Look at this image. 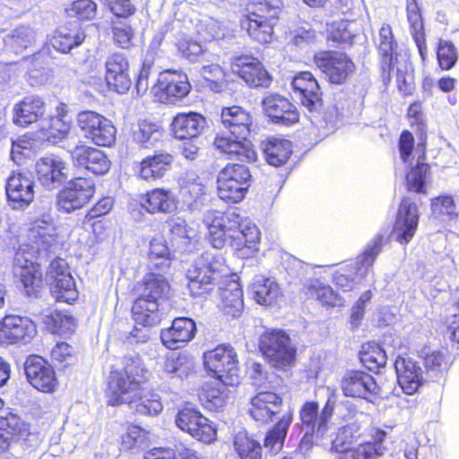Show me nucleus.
Segmentation results:
<instances>
[{
	"label": "nucleus",
	"mask_w": 459,
	"mask_h": 459,
	"mask_svg": "<svg viewBox=\"0 0 459 459\" xmlns=\"http://www.w3.org/2000/svg\"><path fill=\"white\" fill-rule=\"evenodd\" d=\"M85 33L79 29L60 28L51 37L50 44L54 49L62 54H68L85 40Z\"/></svg>",
	"instance_id": "44"
},
{
	"label": "nucleus",
	"mask_w": 459,
	"mask_h": 459,
	"mask_svg": "<svg viewBox=\"0 0 459 459\" xmlns=\"http://www.w3.org/2000/svg\"><path fill=\"white\" fill-rule=\"evenodd\" d=\"M94 182L85 177L70 179L56 195V207L60 212H73L86 206L93 198Z\"/></svg>",
	"instance_id": "14"
},
{
	"label": "nucleus",
	"mask_w": 459,
	"mask_h": 459,
	"mask_svg": "<svg viewBox=\"0 0 459 459\" xmlns=\"http://www.w3.org/2000/svg\"><path fill=\"white\" fill-rule=\"evenodd\" d=\"M377 49L379 58V77L383 84L386 88L391 84L395 70L398 91L403 97L411 96L415 91L413 76L407 71L396 67L400 56L399 46L393 28L388 23H384L379 29Z\"/></svg>",
	"instance_id": "4"
},
{
	"label": "nucleus",
	"mask_w": 459,
	"mask_h": 459,
	"mask_svg": "<svg viewBox=\"0 0 459 459\" xmlns=\"http://www.w3.org/2000/svg\"><path fill=\"white\" fill-rule=\"evenodd\" d=\"M173 259L170 255L147 260L148 273L132 289L135 299L131 310L135 323L148 327L160 323L159 301L169 289L165 275L169 273Z\"/></svg>",
	"instance_id": "1"
},
{
	"label": "nucleus",
	"mask_w": 459,
	"mask_h": 459,
	"mask_svg": "<svg viewBox=\"0 0 459 459\" xmlns=\"http://www.w3.org/2000/svg\"><path fill=\"white\" fill-rule=\"evenodd\" d=\"M106 8L113 14L114 20L126 21L134 16L137 8L133 0H101Z\"/></svg>",
	"instance_id": "62"
},
{
	"label": "nucleus",
	"mask_w": 459,
	"mask_h": 459,
	"mask_svg": "<svg viewBox=\"0 0 459 459\" xmlns=\"http://www.w3.org/2000/svg\"><path fill=\"white\" fill-rule=\"evenodd\" d=\"M283 398L277 393L272 391H261L250 400L248 413L250 417L262 424H268L276 416H280L285 410Z\"/></svg>",
	"instance_id": "25"
},
{
	"label": "nucleus",
	"mask_w": 459,
	"mask_h": 459,
	"mask_svg": "<svg viewBox=\"0 0 459 459\" xmlns=\"http://www.w3.org/2000/svg\"><path fill=\"white\" fill-rule=\"evenodd\" d=\"M71 130V125L65 119L49 117L47 126L40 128L42 138L51 143H58L65 140Z\"/></svg>",
	"instance_id": "57"
},
{
	"label": "nucleus",
	"mask_w": 459,
	"mask_h": 459,
	"mask_svg": "<svg viewBox=\"0 0 459 459\" xmlns=\"http://www.w3.org/2000/svg\"><path fill=\"white\" fill-rule=\"evenodd\" d=\"M104 78L110 91L125 94L130 90L129 63L122 53H113L107 58Z\"/></svg>",
	"instance_id": "27"
},
{
	"label": "nucleus",
	"mask_w": 459,
	"mask_h": 459,
	"mask_svg": "<svg viewBox=\"0 0 459 459\" xmlns=\"http://www.w3.org/2000/svg\"><path fill=\"white\" fill-rule=\"evenodd\" d=\"M345 397L359 398L375 402L382 398L381 388L375 377L360 369L348 370L340 383Z\"/></svg>",
	"instance_id": "17"
},
{
	"label": "nucleus",
	"mask_w": 459,
	"mask_h": 459,
	"mask_svg": "<svg viewBox=\"0 0 459 459\" xmlns=\"http://www.w3.org/2000/svg\"><path fill=\"white\" fill-rule=\"evenodd\" d=\"M336 402L333 396L328 397L321 411L316 401H306L299 409L300 425L307 431L303 438L323 437L329 429L333 416Z\"/></svg>",
	"instance_id": "15"
},
{
	"label": "nucleus",
	"mask_w": 459,
	"mask_h": 459,
	"mask_svg": "<svg viewBox=\"0 0 459 459\" xmlns=\"http://www.w3.org/2000/svg\"><path fill=\"white\" fill-rule=\"evenodd\" d=\"M220 121L230 135H216L213 139L214 147L229 160L255 162L257 153L254 144L248 140L254 126L251 112L239 105L222 107Z\"/></svg>",
	"instance_id": "2"
},
{
	"label": "nucleus",
	"mask_w": 459,
	"mask_h": 459,
	"mask_svg": "<svg viewBox=\"0 0 459 459\" xmlns=\"http://www.w3.org/2000/svg\"><path fill=\"white\" fill-rule=\"evenodd\" d=\"M261 106L269 121L282 126H292L299 122L300 114L297 106L286 96L278 92L265 95Z\"/></svg>",
	"instance_id": "19"
},
{
	"label": "nucleus",
	"mask_w": 459,
	"mask_h": 459,
	"mask_svg": "<svg viewBox=\"0 0 459 459\" xmlns=\"http://www.w3.org/2000/svg\"><path fill=\"white\" fill-rule=\"evenodd\" d=\"M172 194L169 189L155 187L142 198V207L149 213L168 212L172 206Z\"/></svg>",
	"instance_id": "49"
},
{
	"label": "nucleus",
	"mask_w": 459,
	"mask_h": 459,
	"mask_svg": "<svg viewBox=\"0 0 459 459\" xmlns=\"http://www.w3.org/2000/svg\"><path fill=\"white\" fill-rule=\"evenodd\" d=\"M198 397L204 408L218 411L226 405L229 395L226 388L218 383L205 382L198 391Z\"/></svg>",
	"instance_id": "46"
},
{
	"label": "nucleus",
	"mask_w": 459,
	"mask_h": 459,
	"mask_svg": "<svg viewBox=\"0 0 459 459\" xmlns=\"http://www.w3.org/2000/svg\"><path fill=\"white\" fill-rule=\"evenodd\" d=\"M28 382L38 391L52 394L56 391L59 381L53 366L43 357L30 355L24 362Z\"/></svg>",
	"instance_id": "20"
},
{
	"label": "nucleus",
	"mask_w": 459,
	"mask_h": 459,
	"mask_svg": "<svg viewBox=\"0 0 459 459\" xmlns=\"http://www.w3.org/2000/svg\"><path fill=\"white\" fill-rule=\"evenodd\" d=\"M198 264L205 267L210 273H212L218 280L229 273V267L226 264L223 255L215 250L208 249L204 251L196 260Z\"/></svg>",
	"instance_id": "56"
},
{
	"label": "nucleus",
	"mask_w": 459,
	"mask_h": 459,
	"mask_svg": "<svg viewBox=\"0 0 459 459\" xmlns=\"http://www.w3.org/2000/svg\"><path fill=\"white\" fill-rule=\"evenodd\" d=\"M398 383L407 394H413L422 384V370L411 358L398 356L394 361Z\"/></svg>",
	"instance_id": "37"
},
{
	"label": "nucleus",
	"mask_w": 459,
	"mask_h": 459,
	"mask_svg": "<svg viewBox=\"0 0 459 459\" xmlns=\"http://www.w3.org/2000/svg\"><path fill=\"white\" fill-rule=\"evenodd\" d=\"M398 150L400 159L403 163H408L412 159L415 152L418 162L410 166L404 177L405 186L408 192L417 194H427V183L431 175V167L427 160V141L426 137L419 140L415 144L413 134L407 129L401 132L398 138Z\"/></svg>",
	"instance_id": "5"
},
{
	"label": "nucleus",
	"mask_w": 459,
	"mask_h": 459,
	"mask_svg": "<svg viewBox=\"0 0 459 459\" xmlns=\"http://www.w3.org/2000/svg\"><path fill=\"white\" fill-rule=\"evenodd\" d=\"M420 352L425 369L431 377H442L448 372L453 360L446 349L435 350L424 346Z\"/></svg>",
	"instance_id": "40"
},
{
	"label": "nucleus",
	"mask_w": 459,
	"mask_h": 459,
	"mask_svg": "<svg viewBox=\"0 0 459 459\" xmlns=\"http://www.w3.org/2000/svg\"><path fill=\"white\" fill-rule=\"evenodd\" d=\"M150 371L139 355L125 356L122 368H112L104 391L108 406L130 404L141 386L149 381Z\"/></svg>",
	"instance_id": "3"
},
{
	"label": "nucleus",
	"mask_w": 459,
	"mask_h": 459,
	"mask_svg": "<svg viewBox=\"0 0 459 459\" xmlns=\"http://www.w3.org/2000/svg\"><path fill=\"white\" fill-rule=\"evenodd\" d=\"M129 406L133 407L136 413L141 415H158L163 409L160 396L154 389L141 386V391L135 394Z\"/></svg>",
	"instance_id": "43"
},
{
	"label": "nucleus",
	"mask_w": 459,
	"mask_h": 459,
	"mask_svg": "<svg viewBox=\"0 0 459 459\" xmlns=\"http://www.w3.org/2000/svg\"><path fill=\"white\" fill-rule=\"evenodd\" d=\"M206 126L205 117L195 111L178 113L170 123L172 136L179 141L197 138Z\"/></svg>",
	"instance_id": "32"
},
{
	"label": "nucleus",
	"mask_w": 459,
	"mask_h": 459,
	"mask_svg": "<svg viewBox=\"0 0 459 459\" xmlns=\"http://www.w3.org/2000/svg\"><path fill=\"white\" fill-rule=\"evenodd\" d=\"M263 151L268 164L281 167L292 154V143L283 137L270 136L264 142Z\"/></svg>",
	"instance_id": "41"
},
{
	"label": "nucleus",
	"mask_w": 459,
	"mask_h": 459,
	"mask_svg": "<svg viewBox=\"0 0 459 459\" xmlns=\"http://www.w3.org/2000/svg\"><path fill=\"white\" fill-rule=\"evenodd\" d=\"M149 432L140 426L131 424L121 436L120 446L124 451H128L143 446L148 440Z\"/></svg>",
	"instance_id": "60"
},
{
	"label": "nucleus",
	"mask_w": 459,
	"mask_h": 459,
	"mask_svg": "<svg viewBox=\"0 0 459 459\" xmlns=\"http://www.w3.org/2000/svg\"><path fill=\"white\" fill-rule=\"evenodd\" d=\"M258 348L267 362L277 369L285 371L296 363L297 349L282 330L264 331L259 338Z\"/></svg>",
	"instance_id": "10"
},
{
	"label": "nucleus",
	"mask_w": 459,
	"mask_h": 459,
	"mask_svg": "<svg viewBox=\"0 0 459 459\" xmlns=\"http://www.w3.org/2000/svg\"><path fill=\"white\" fill-rule=\"evenodd\" d=\"M218 277L195 262L193 270L188 271V289L194 297L208 293L217 283Z\"/></svg>",
	"instance_id": "47"
},
{
	"label": "nucleus",
	"mask_w": 459,
	"mask_h": 459,
	"mask_svg": "<svg viewBox=\"0 0 459 459\" xmlns=\"http://www.w3.org/2000/svg\"><path fill=\"white\" fill-rule=\"evenodd\" d=\"M437 66L442 71L452 70L459 60V51L455 45L444 39H438L435 48Z\"/></svg>",
	"instance_id": "54"
},
{
	"label": "nucleus",
	"mask_w": 459,
	"mask_h": 459,
	"mask_svg": "<svg viewBox=\"0 0 459 459\" xmlns=\"http://www.w3.org/2000/svg\"><path fill=\"white\" fill-rule=\"evenodd\" d=\"M206 372L224 386H237L240 383L238 353L229 343H221L203 355Z\"/></svg>",
	"instance_id": "7"
},
{
	"label": "nucleus",
	"mask_w": 459,
	"mask_h": 459,
	"mask_svg": "<svg viewBox=\"0 0 459 459\" xmlns=\"http://www.w3.org/2000/svg\"><path fill=\"white\" fill-rule=\"evenodd\" d=\"M359 428L354 424L344 425L339 428L331 441L329 452L336 454L337 458L355 445L359 435Z\"/></svg>",
	"instance_id": "51"
},
{
	"label": "nucleus",
	"mask_w": 459,
	"mask_h": 459,
	"mask_svg": "<svg viewBox=\"0 0 459 459\" xmlns=\"http://www.w3.org/2000/svg\"><path fill=\"white\" fill-rule=\"evenodd\" d=\"M160 132V127L152 122L143 120L132 130V143L142 148H147L148 143L156 141L154 135Z\"/></svg>",
	"instance_id": "59"
},
{
	"label": "nucleus",
	"mask_w": 459,
	"mask_h": 459,
	"mask_svg": "<svg viewBox=\"0 0 459 459\" xmlns=\"http://www.w3.org/2000/svg\"><path fill=\"white\" fill-rule=\"evenodd\" d=\"M254 299L260 305L270 306L274 303L280 294L278 284L269 278L260 277L252 284Z\"/></svg>",
	"instance_id": "52"
},
{
	"label": "nucleus",
	"mask_w": 459,
	"mask_h": 459,
	"mask_svg": "<svg viewBox=\"0 0 459 459\" xmlns=\"http://www.w3.org/2000/svg\"><path fill=\"white\" fill-rule=\"evenodd\" d=\"M208 238L216 249L230 247L233 236L242 222L241 216L233 208L212 210L207 214Z\"/></svg>",
	"instance_id": "13"
},
{
	"label": "nucleus",
	"mask_w": 459,
	"mask_h": 459,
	"mask_svg": "<svg viewBox=\"0 0 459 459\" xmlns=\"http://www.w3.org/2000/svg\"><path fill=\"white\" fill-rule=\"evenodd\" d=\"M45 278L57 300L69 302L74 299L75 283L65 259L54 258L48 266Z\"/></svg>",
	"instance_id": "21"
},
{
	"label": "nucleus",
	"mask_w": 459,
	"mask_h": 459,
	"mask_svg": "<svg viewBox=\"0 0 459 459\" xmlns=\"http://www.w3.org/2000/svg\"><path fill=\"white\" fill-rule=\"evenodd\" d=\"M312 61L330 84L346 83L357 70L353 58L345 51L321 49L314 54Z\"/></svg>",
	"instance_id": "11"
},
{
	"label": "nucleus",
	"mask_w": 459,
	"mask_h": 459,
	"mask_svg": "<svg viewBox=\"0 0 459 459\" xmlns=\"http://www.w3.org/2000/svg\"><path fill=\"white\" fill-rule=\"evenodd\" d=\"M294 419V410L286 409L278 420L266 431L264 446L273 455L278 454L283 447L290 426Z\"/></svg>",
	"instance_id": "38"
},
{
	"label": "nucleus",
	"mask_w": 459,
	"mask_h": 459,
	"mask_svg": "<svg viewBox=\"0 0 459 459\" xmlns=\"http://www.w3.org/2000/svg\"><path fill=\"white\" fill-rule=\"evenodd\" d=\"M202 414L199 410L194 407L184 406L177 413L176 425L182 431L191 436Z\"/></svg>",
	"instance_id": "63"
},
{
	"label": "nucleus",
	"mask_w": 459,
	"mask_h": 459,
	"mask_svg": "<svg viewBox=\"0 0 459 459\" xmlns=\"http://www.w3.org/2000/svg\"><path fill=\"white\" fill-rule=\"evenodd\" d=\"M30 435V423L19 414L8 411L0 415V455L7 452L12 444L24 441Z\"/></svg>",
	"instance_id": "26"
},
{
	"label": "nucleus",
	"mask_w": 459,
	"mask_h": 459,
	"mask_svg": "<svg viewBox=\"0 0 459 459\" xmlns=\"http://www.w3.org/2000/svg\"><path fill=\"white\" fill-rule=\"evenodd\" d=\"M155 86L158 95L166 101L183 99L191 91L187 75L176 70H166L160 73Z\"/></svg>",
	"instance_id": "29"
},
{
	"label": "nucleus",
	"mask_w": 459,
	"mask_h": 459,
	"mask_svg": "<svg viewBox=\"0 0 459 459\" xmlns=\"http://www.w3.org/2000/svg\"><path fill=\"white\" fill-rule=\"evenodd\" d=\"M35 325L28 317L7 315L0 320V344H14L30 338Z\"/></svg>",
	"instance_id": "31"
},
{
	"label": "nucleus",
	"mask_w": 459,
	"mask_h": 459,
	"mask_svg": "<svg viewBox=\"0 0 459 459\" xmlns=\"http://www.w3.org/2000/svg\"><path fill=\"white\" fill-rule=\"evenodd\" d=\"M65 163L53 157H43L36 164V173L39 181L46 187H53L55 184L62 183L65 178Z\"/></svg>",
	"instance_id": "39"
},
{
	"label": "nucleus",
	"mask_w": 459,
	"mask_h": 459,
	"mask_svg": "<svg viewBox=\"0 0 459 459\" xmlns=\"http://www.w3.org/2000/svg\"><path fill=\"white\" fill-rule=\"evenodd\" d=\"M108 30L111 40L117 48L130 50L135 47V29L126 21L111 20Z\"/></svg>",
	"instance_id": "48"
},
{
	"label": "nucleus",
	"mask_w": 459,
	"mask_h": 459,
	"mask_svg": "<svg viewBox=\"0 0 459 459\" xmlns=\"http://www.w3.org/2000/svg\"><path fill=\"white\" fill-rule=\"evenodd\" d=\"M195 333V322L190 317L179 316L173 319L169 327L161 330L160 340L166 348L178 350L192 341Z\"/></svg>",
	"instance_id": "30"
},
{
	"label": "nucleus",
	"mask_w": 459,
	"mask_h": 459,
	"mask_svg": "<svg viewBox=\"0 0 459 459\" xmlns=\"http://www.w3.org/2000/svg\"><path fill=\"white\" fill-rule=\"evenodd\" d=\"M431 214L435 218L443 220H454L458 216V211L450 195H441L434 197L430 203Z\"/></svg>",
	"instance_id": "58"
},
{
	"label": "nucleus",
	"mask_w": 459,
	"mask_h": 459,
	"mask_svg": "<svg viewBox=\"0 0 459 459\" xmlns=\"http://www.w3.org/2000/svg\"><path fill=\"white\" fill-rule=\"evenodd\" d=\"M247 162L227 163L218 173L219 197L228 204L243 201L251 186L252 174Z\"/></svg>",
	"instance_id": "9"
},
{
	"label": "nucleus",
	"mask_w": 459,
	"mask_h": 459,
	"mask_svg": "<svg viewBox=\"0 0 459 459\" xmlns=\"http://www.w3.org/2000/svg\"><path fill=\"white\" fill-rule=\"evenodd\" d=\"M12 272L14 281L28 297L37 298L47 286L43 267L34 255L22 248L14 253Z\"/></svg>",
	"instance_id": "8"
},
{
	"label": "nucleus",
	"mask_w": 459,
	"mask_h": 459,
	"mask_svg": "<svg viewBox=\"0 0 459 459\" xmlns=\"http://www.w3.org/2000/svg\"><path fill=\"white\" fill-rule=\"evenodd\" d=\"M35 183L31 174L13 171L6 180L7 200L14 209L28 207L34 200Z\"/></svg>",
	"instance_id": "24"
},
{
	"label": "nucleus",
	"mask_w": 459,
	"mask_h": 459,
	"mask_svg": "<svg viewBox=\"0 0 459 459\" xmlns=\"http://www.w3.org/2000/svg\"><path fill=\"white\" fill-rule=\"evenodd\" d=\"M230 64L232 72L248 87L255 89H268L271 87L273 76L257 57L240 54L233 56Z\"/></svg>",
	"instance_id": "16"
},
{
	"label": "nucleus",
	"mask_w": 459,
	"mask_h": 459,
	"mask_svg": "<svg viewBox=\"0 0 459 459\" xmlns=\"http://www.w3.org/2000/svg\"><path fill=\"white\" fill-rule=\"evenodd\" d=\"M406 18L411 36L417 47L421 61L428 57L425 22L419 0H405Z\"/></svg>",
	"instance_id": "34"
},
{
	"label": "nucleus",
	"mask_w": 459,
	"mask_h": 459,
	"mask_svg": "<svg viewBox=\"0 0 459 459\" xmlns=\"http://www.w3.org/2000/svg\"><path fill=\"white\" fill-rule=\"evenodd\" d=\"M49 358L60 369L74 366L78 362L76 348L66 342H57L51 349Z\"/></svg>",
	"instance_id": "53"
},
{
	"label": "nucleus",
	"mask_w": 459,
	"mask_h": 459,
	"mask_svg": "<svg viewBox=\"0 0 459 459\" xmlns=\"http://www.w3.org/2000/svg\"><path fill=\"white\" fill-rule=\"evenodd\" d=\"M238 459H263V446L258 439L246 431H239L232 439Z\"/></svg>",
	"instance_id": "45"
},
{
	"label": "nucleus",
	"mask_w": 459,
	"mask_h": 459,
	"mask_svg": "<svg viewBox=\"0 0 459 459\" xmlns=\"http://www.w3.org/2000/svg\"><path fill=\"white\" fill-rule=\"evenodd\" d=\"M174 156L167 152H156L143 158L135 163L134 170L136 178L146 181L155 182L162 178L170 169Z\"/></svg>",
	"instance_id": "28"
},
{
	"label": "nucleus",
	"mask_w": 459,
	"mask_h": 459,
	"mask_svg": "<svg viewBox=\"0 0 459 459\" xmlns=\"http://www.w3.org/2000/svg\"><path fill=\"white\" fill-rule=\"evenodd\" d=\"M360 364L368 371L379 373L386 365L387 355L384 348L375 341H369L361 344L359 351Z\"/></svg>",
	"instance_id": "42"
},
{
	"label": "nucleus",
	"mask_w": 459,
	"mask_h": 459,
	"mask_svg": "<svg viewBox=\"0 0 459 459\" xmlns=\"http://www.w3.org/2000/svg\"><path fill=\"white\" fill-rule=\"evenodd\" d=\"M420 216L416 202L408 195L402 196L392 228V234L398 243L407 245L412 240L418 230Z\"/></svg>",
	"instance_id": "18"
},
{
	"label": "nucleus",
	"mask_w": 459,
	"mask_h": 459,
	"mask_svg": "<svg viewBox=\"0 0 459 459\" xmlns=\"http://www.w3.org/2000/svg\"><path fill=\"white\" fill-rule=\"evenodd\" d=\"M191 437L200 442L211 444L217 440V427L207 417L202 414L195 425Z\"/></svg>",
	"instance_id": "64"
},
{
	"label": "nucleus",
	"mask_w": 459,
	"mask_h": 459,
	"mask_svg": "<svg viewBox=\"0 0 459 459\" xmlns=\"http://www.w3.org/2000/svg\"><path fill=\"white\" fill-rule=\"evenodd\" d=\"M42 323L53 334L65 335L75 331L76 321L72 316L52 310L42 316Z\"/></svg>",
	"instance_id": "50"
},
{
	"label": "nucleus",
	"mask_w": 459,
	"mask_h": 459,
	"mask_svg": "<svg viewBox=\"0 0 459 459\" xmlns=\"http://www.w3.org/2000/svg\"><path fill=\"white\" fill-rule=\"evenodd\" d=\"M260 240V232L255 225L247 224L238 228L233 236L230 247L236 251L253 249Z\"/></svg>",
	"instance_id": "55"
},
{
	"label": "nucleus",
	"mask_w": 459,
	"mask_h": 459,
	"mask_svg": "<svg viewBox=\"0 0 459 459\" xmlns=\"http://www.w3.org/2000/svg\"><path fill=\"white\" fill-rule=\"evenodd\" d=\"M225 71L217 64L204 65L202 68V74L207 82L208 87L214 92L220 93L227 87V83L223 81Z\"/></svg>",
	"instance_id": "61"
},
{
	"label": "nucleus",
	"mask_w": 459,
	"mask_h": 459,
	"mask_svg": "<svg viewBox=\"0 0 459 459\" xmlns=\"http://www.w3.org/2000/svg\"><path fill=\"white\" fill-rule=\"evenodd\" d=\"M77 125L84 136L96 146L111 147L116 143L117 127L109 118L96 111L79 112Z\"/></svg>",
	"instance_id": "12"
},
{
	"label": "nucleus",
	"mask_w": 459,
	"mask_h": 459,
	"mask_svg": "<svg viewBox=\"0 0 459 459\" xmlns=\"http://www.w3.org/2000/svg\"><path fill=\"white\" fill-rule=\"evenodd\" d=\"M290 86L300 105L313 111L323 106V93L316 76L310 71H301L294 74Z\"/></svg>",
	"instance_id": "23"
},
{
	"label": "nucleus",
	"mask_w": 459,
	"mask_h": 459,
	"mask_svg": "<svg viewBox=\"0 0 459 459\" xmlns=\"http://www.w3.org/2000/svg\"><path fill=\"white\" fill-rule=\"evenodd\" d=\"M307 299L316 301L327 311L345 305V299L333 288L318 278L308 280L303 286Z\"/></svg>",
	"instance_id": "33"
},
{
	"label": "nucleus",
	"mask_w": 459,
	"mask_h": 459,
	"mask_svg": "<svg viewBox=\"0 0 459 459\" xmlns=\"http://www.w3.org/2000/svg\"><path fill=\"white\" fill-rule=\"evenodd\" d=\"M45 113L46 104L41 97L26 96L13 106V122L18 126L27 127L40 120Z\"/></svg>",
	"instance_id": "35"
},
{
	"label": "nucleus",
	"mask_w": 459,
	"mask_h": 459,
	"mask_svg": "<svg viewBox=\"0 0 459 459\" xmlns=\"http://www.w3.org/2000/svg\"><path fill=\"white\" fill-rule=\"evenodd\" d=\"M281 0H260L247 5L240 20L241 27L255 41L266 44L273 38V28L279 20Z\"/></svg>",
	"instance_id": "6"
},
{
	"label": "nucleus",
	"mask_w": 459,
	"mask_h": 459,
	"mask_svg": "<svg viewBox=\"0 0 459 459\" xmlns=\"http://www.w3.org/2000/svg\"><path fill=\"white\" fill-rule=\"evenodd\" d=\"M243 289L238 278L232 274L221 288V309L232 318L241 316L244 310Z\"/></svg>",
	"instance_id": "36"
},
{
	"label": "nucleus",
	"mask_w": 459,
	"mask_h": 459,
	"mask_svg": "<svg viewBox=\"0 0 459 459\" xmlns=\"http://www.w3.org/2000/svg\"><path fill=\"white\" fill-rule=\"evenodd\" d=\"M70 159L74 167L97 176L107 174L111 168V161L104 151L82 141L70 151Z\"/></svg>",
	"instance_id": "22"
}]
</instances>
